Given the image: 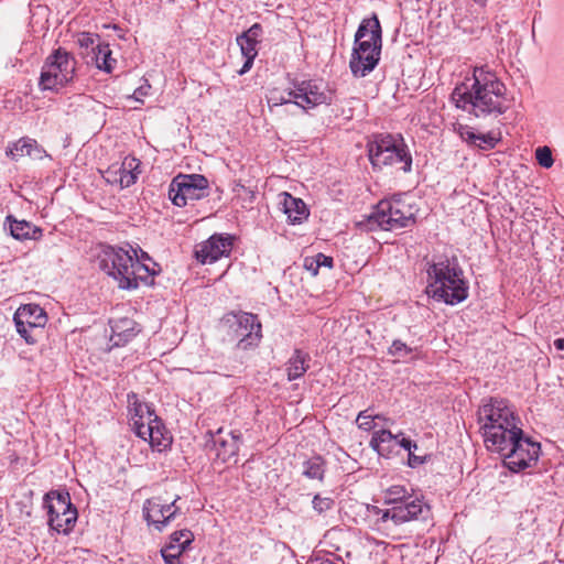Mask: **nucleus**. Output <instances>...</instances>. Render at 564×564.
Instances as JSON below:
<instances>
[{
    "label": "nucleus",
    "mask_w": 564,
    "mask_h": 564,
    "mask_svg": "<svg viewBox=\"0 0 564 564\" xmlns=\"http://www.w3.org/2000/svg\"><path fill=\"white\" fill-rule=\"evenodd\" d=\"M231 239L220 235L212 236L195 250L196 259L203 264L213 263L231 250Z\"/></svg>",
    "instance_id": "obj_18"
},
{
    "label": "nucleus",
    "mask_w": 564,
    "mask_h": 564,
    "mask_svg": "<svg viewBox=\"0 0 564 564\" xmlns=\"http://www.w3.org/2000/svg\"><path fill=\"white\" fill-rule=\"evenodd\" d=\"M304 268L310 271L313 276L318 274L319 264L315 257H306L304 259Z\"/></svg>",
    "instance_id": "obj_42"
},
{
    "label": "nucleus",
    "mask_w": 564,
    "mask_h": 564,
    "mask_svg": "<svg viewBox=\"0 0 564 564\" xmlns=\"http://www.w3.org/2000/svg\"><path fill=\"white\" fill-rule=\"evenodd\" d=\"M131 411L133 430L140 438L158 452L171 446L172 437L150 404L135 401Z\"/></svg>",
    "instance_id": "obj_8"
},
{
    "label": "nucleus",
    "mask_w": 564,
    "mask_h": 564,
    "mask_svg": "<svg viewBox=\"0 0 564 564\" xmlns=\"http://www.w3.org/2000/svg\"><path fill=\"white\" fill-rule=\"evenodd\" d=\"M105 180L113 185L119 186V171L118 166L112 165L106 171Z\"/></svg>",
    "instance_id": "obj_41"
},
{
    "label": "nucleus",
    "mask_w": 564,
    "mask_h": 564,
    "mask_svg": "<svg viewBox=\"0 0 564 564\" xmlns=\"http://www.w3.org/2000/svg\"><path fill=\"white\" fill-rule=\"evenodd\" d=\"M413 496L408 492L403 486H391L387 489L384 501L391 507L397 506L412 498Z\"/></svg>",
    "instance_id": "obj_29"
},
{
    "label": "nucleus",
    "mask_w": 564,
    "mask_h": 564,
    "mask_svg": "<svg viewBox=\"0 0 564 564\" xmlns=\"http://www.w3.org/2000/svg\"><path fill=\"white\" fill-rule=\"evenodd\" d=\"M100 269L112 276L120 289L134 290L140 282L145 284L160 272L158 263L148 264L134 259L124 248L107 247L100 259Z\"/></svg>",
    "instance_id": "obj_3"
},
{
    "label": "nucleus",
    "mask_w": 564,
    "mask_h": 564,
    "mask_svg": "<svg viewBox=\"0 0 564 564\" xmlns=\"http://www.w3.org/2000/svg\"><path fill=\"white\" fill-rule=\"evenodd\" d=\"M209 182L202 174H178L169 186V198L177 207H184L209 196Z\"/></svg>",
    "instance_id": "obj_12"
},
{
    "label": "nucleus",
    "mask_w": 564,
    "mask_h": 564,
    "mask_svg": "<svg viewBox=\"0 0 564 564\" xmlns=\"http://www.w3.org/2000/svg\"><path fill=\"white\" fill-rule=\"evenodd\" d=\"M43 503L47 509L50 528L58 533L67 534L77 520V509L72 505L69 494L48 491L44 496Z\"/></svg>",
    "instance_id": "obj_11"
},
{
    "label": "nucleus",
    "mask_w": 564,
    "mask_h": 564,
    "mask_svg": "<svg viewBox=\"0 0 564 564\" xmlns=\"http://www.w3.org/2000/svg\"><path fill=\"white\" fill-rule=\"evenodd\" d=\"M279 208L286 215L291 224H301L307 219L310 213L305 203L288 192L279 194Z\"/></svg>",
    "instance_id": "obj_20"
},
{
    "label": "nucleus",
    "mask_w": 564,
    "mask_h": 564,
    "mask_svg": "<svg viewBox=\"0 0 564 564\" xmlns=\"http://www.w3.org/2000/svg\"><path fill=\"white\" fill-rule=\"evenodd\" d=\"M96 48L97 50L94 52V59L97 68L105 70L106 73H111L113 65L116 64V59L111 57L109 44L97 43Z\"/></svg>",
    "instance_id": "obj_27"
},
{
    "label": "nucleus",
    "mask_w": 564,
    "mask_h": 564,
    "mask_svg": "<svg viewBox=\"0 0 564 564\" xmlns=\"http://www.w3.org/2000/svg\"><path fill=\"white\" fill-rule=\"evenodd\" d=\"M237 44L240 46L241 54L245 57V63L242 67L238 70V74L243 75L250 70V68L253 65V61L258 55L257 43L239 35L237 37Z\"/></svg>",
    "instance_id": "obj_26"
},
{
    "label": "nucleus",
    "mask_w": 564,
    "mask_h": 564,
    "mask_svg": "<svg viewBox=\"0 0 564 564\" xmlns=\"http://www.w3.org/2000/svg\"><path fill=\"white\" fill-rule=\"evenodd\" d=\"M452 100L457 108L476 118L497 117L509 109L505 84L484 67H475L471 77L454 88Z\"/></svg>",
    "instance_id": "obj_2"
},
{
    "label": "nucleus",
    "mask_w": 564,
    "mask_h": 564,
    "mask_svg": "<svg viewBox=\"0 0 564 564\" xmlns=\"http://www.w3.org/2000/svg\"><path fill=\"white\" fill-rule=\"evenodd\" d=\"M382 35L376 14L364 19L355 34V45L349 67L355 77L361 78L371 73L380 61Z\"/></svg>",
    "instance_id": "obj_5"
},
{
    "label": "nucleus",
    "mask_w": 564,
    "mask_h": 564,
    "mask_svg": "<svg viewBox=\"0 0 564 564\" xmlns=\"http://www.w3.org/2000/svg\"><path fill=\"white\" fill-rule=\"evenodd\" d=\"M368 155L373 167L382 169L383 166L402 163V170L410 172L412 166V158L406 151V145L402 138L391 134H378L368 143Z\"/></svg>",
    "instance_id": "obj_9"
},
{
    "label": "nucleus",
    "mask_w": 564,
    "mask_h": 564,
    "mask_svg": "<svg viewBox=\"0 0 564 564\" xmlns=\"http://www.w3.org/2000/svg\"><path fill=\"white\" fill-rule=\"evenodd\" d=\"M417 208L408 200L406 196L395 195L389 199L380 200L366 221L359 226L365 230H399L412 227L415 224Z\"/></svg>",
    "instance_id": "obj_6"
},
{
    "label": "nucleus",
    "mask_w": 564,
    "mask_h": 564,
    "mask_svg": "<svg viewBox=\"0 0 564 564\" xmlns=\"http://www.w3.org/2000/svg\"><path fill=\"white\" fill-rule=\"evenodd\" d=\"M535 159L538 163L545 169H550L554 163L552 152L549 147L538 148L535 150Z\"/></svg>",
    "instance_id": "obj_34"
},
{
    "label": "nucleus",
    "mask_w": 564,
    "mask_h": 564,
    "mask_svg": "<svg viewBox=\"0 0 564 564\" xmlns=\"http://www.w3.org/2000/svg\"><path fill=\"white\" fill-rule=\"evenodd\" d=\"M77 44L82 48H91L93 53L97 50L96 45L97 43H100V37L98 34L90 33V32H82L77 35Z\"/></svg>",
    "instance_id": "obj_33"
},
{
    "label": "nucleus",
    "mask_w": 564,
    "mask_h": 564,
    "mask_svg": "<svg viewBox=\"0 0 564 564\" xmlns=\"http://www.w3.org/2000/svg\"><path fill=\"white\" fill-rule=\"evenodd\" d=\"M151 88V86L149 84H145L143 86H140L139 88H137L132 95V98L137 101H142L141 100V97L142 96H147L148 93H149V89Z\"/></svg>",
    "instance_id": "obj_46"
},
{
    "label": "nucleus",
    "mask_w": 564,
    "mask_h": 564,
    "mask_svg": "<svg viewBox=\"0 0 564 564\" xmlns=\"http://www.w3.org/2000/svg\"><path fill=\"white\" fill-rule=\"evenodd\" d=\"M41 151L35 140L22 138L9 145L6 154L12 160L18 161L22 156H36Z\"/></svg>",
    "instance_id": "obj_25"
},
{
    "label": "nucleus",
    "mask_w": 564,
    "mask_h": 564,
    "mask_svg": "<svg viewBox=\"0 0 564 564\" xmlns=\"http://www.w3.org/2000/svg\"><path fill=\"white\" fill-rule=\"evenodd\" d=\"M111 337L115 346H123L129 343L140 329L137 323L130 317H117L110 319Z\"/></svg>",
    "instance_id": "obj_21"
},
{
    "label": "nucleus",
    "mask_w": 564,
    "mask_h": 564,
    "mask_svg": "<svg viewBox=\"0 0 564 564\" xmlns=\"http://www.w3.org/2000/svg\"><path fill=\"white\" fill-rule=\"evenodd\" d=\"M313 509L319 514L330 510L334 507V500L329 497L315 495L312 501Z\"/></svg>",
    "instance_id": "obj_36"
},
{
    "label": "nucleus",
    "mask_w": 564,
    "mask_h": 564,
    "mask_svg": "<svg viewBox=\"0 0 564 564\" xmlns=\"http://www.w3.org/2000/svg\"><path fill=\"white\" fill-rule=\"evenodd\" d=\"M426 272V291L434 300L456 305L467 299L468 285L457 262L441 259L430 264Z\"/></svg>",
    "instance_id": "obj_4"
},
{
    "label": "nucleus",
    "mask_w": 564,
    "mask_h": 564,
    "mask_svg": "<svg viewBox=\"0 0 564 564\" xmlns=\"http://www.w3.org/2000/svg\"><path fill=\"white\" fill-rule=\"evenodd\" d=\"M232 317L234 322L230 327L239 339L237 347L241 350L257 347L262 338V326L258 316L252 313L239 312Z\"/></svg>",
    "instance_id": "obj_15"
},
{
    "label": "nucleus",
    "mask_w": 564,
    "mask_h": 564,
    "mask_svg": "<svg viewBox=\"0 0 564 564\" xmlns=\"http://www.w3.org/2000/svg\"><path fill=\"white\" fill-rule=\"evenodd\" d=\"M413 349L403 341L397 339L389 347V354L395 358H405L412 354Z\"/></svg>",
    "instance_id": "obj_35"
},
{
    "label": "nucleus",
    "mask_w": 564,
    "mask_h": 564,
    "mask_svg": "<svg viewBox=\"0 0 564 564\" xmlns=\"http://www.w3.org/2000/svg\"><path fill=\"white\" fill-rule=\"evenodd\" d=\"M455 131L463 141L476 147L478 134L474 132V130L470 127L465 124H458L455 128Z\"/></svg>",
    "instance_id": "obj_37"
},
{
    "label": "nucleus",
    "mask_w": 564,
    "mask_h": 564,
    "mask_svg": "<svg viewBox=\"0 0 564 564\" xmlns=\"http://www.w3.org/2000/svg\"><path fill=\"white\" fill-rule=\"evenodd\" d=\"M477 416L486 448L499 454L510 471L520 473L536 464L540 443L524 435L521 421L507 400L485 399Z\"/></svg>",
    "instance_id": "obj_1"
},
{
    "label": "nucleus",
    "mask_w": 564,
    "mask_h": 564,
    "mask_svg": "<svg viewBox=\"0 0 564 564\" xmlns=\"http://www.w3.org/2000/svg\"><path fill=\"white\" fill-rule=\"evenodd\" d=\"M193 539V533L187 529H183L171 534L169 544L184 546V550H186Z\"/></svg>",
    "instance_id": "obj_32"
},
{
    "label": "nucleus",
    "mask_w": 564,
    "mask_h": 564,
    "mask_svg": "<svg viewBox=\"0 0 564 564\" xmlns=\"http://www.w3.org/2000/svg\"><path fill=\"white\" fill-rule=\"evenodd\" d=\"M7 221L10 224L12 237L17 240L39 239L42 235V230L29 221L13 219L12 216H8Z\"/></svg>",
    "instance_id": "obj_23"
},
{
    "label": "nucleus",
    "mask_w": 564,
    "mask_h": 564,
    "mask_svg": "<svg viewBox=\"0 0 564 564\" xmlns=\"http://www.w3.org/2000/svg\"><path fill=\"white\" fill-rule=\"evenodd\" d=\"M47 319V314L44 308L33 303L21 305L13 315L18 334L29 345H33L37 341V336L42 333Z\"/></svg>",
    "instance_id": "obj_13"
},
{
    "label": "nucleus",
    "mask_w": 564,
    "mask_h": 564,
    "mask_svg": "<svg viewBox=\"0 0 564 564\" xmlns=\"http://www.w3.org/2000/svg\"><path fill=\"white\" fill-rule=\"evenodd\" d=\"M311 357L308 354L295 349L292 357L286 362V373L289 381L301 378L310 368Z\"/></svg>",
    "instance_id": "obj_24"
},
{
    "label": "nucleus",
    "mask_w": 564,
    "mask_h": 564,
    "mask_svg": "<svg viewBox=\"0 0 564 564\" xmlns=\"http://www.w3.org/2000/svg\"><path fill=\"white\" fill-rule=\"evenodd\" d=\"M325 474V463L321 456H315L303 464V475L310 479L323 480Z\"/></svg>",
    "instance_id": "obj_28"
},
{
    "label": "nucleus",
    "mask_w": 564,
    "mask_h": 564,
    "mask_svg": "<svg viewBox=\"0 0 564 564\" xmlns=\"http://www.w3.org/2000/svg\"><path fill=\"white\" fill-rule=\"evenodd\" d=\"M414 449L412 451H408L409 452V456H408V465L411 467V468H415L420 465H422L424 463V457L422 456H416L414 453H413Z\"/></svg>",
    "instance_id": "obj_43"
},
{
    "label": "nucleus",
    "mask_w": 564,
    "mask_h": 564,
    "mask_svg": "<svg viewBox=\"0 0 564 564\" xmlns=\"http://www.w3.org/2000/svg\"><path fill=\"white\" fill-rule=\"evenodd\" d=\"M127 250L130 251V254H132L134 259H140L141 262L151 260L148 253L141 249L137 250L133 247L129 246V249Z\"/></svg>",
    "instance_id": "obj_45"
},
{
    "label": "nucleus",
    "mask_w": 564,
    "mask_h": 564,
    "mask_svg": "<svg viewBox=\"0 0 564 564\" xmlns=\"http://www.w3.org/2000/svg\"><path fill=\"white\" fill-rule=\"evenodd\" d=\"M370 447L379 456L390 458L399 454V448L412 451L417 448V444L405 437L402 432L393 434L391 431L382 429L372 433Z\"/></svg>",
    "instance_id": "obj_16"
},
{
    "label": "nucleus",
    "mask_w": 564,
    "mask_h": 564,
    "mask_svg": "<svg viewBox=\"0 0 564 564\" xmlns=\"http://www.w3.org/2000/svg\"><path fill=\"white\" fill-rule=\"evenodd\" d=\"M498 141L492 133L478 134L476 147L481 150H491Z\"/></svg>",
    "instance_id": "obj_38"
},
{
    "label": "nucleus",
    "mask_w": 564,
    "mask_h": 564,
    "mask_svg": "<svg viewBox=\"0 0 564 564\" xmlns=\"http://www.w3.org/2000/svg\"><path fill=\"white\" fill-rule=\"evenodd\" d=\"M476 3H478L479 6H485L487 0H474Z\"/></svg>",
    "instance_id": "obj_48"
},
{
    "label": "nucleus",
    "mask_w": 564,
    "mask_h": 564,
    "mask_svg": "<svg viewBox=\"0 0 564 564\" xmlns=\"http://www.w3.org/2000/svg\"><path fill=\"white\" fill-rule=\"evenodd\" d=\"M308 564H345L343 558L334 555L316 556Z\"/></svg>",
    "instance_id": "obj_39"
},
{
    "label": "nucleus",
    "mask_w": 564,
    "mask_h": 564,
    "mask_svg": "<svg viewBox=\"0 0 564 564\" xmlns=\"http://www.w3.org/2000/svg\"><path fill=\"white\" fill-rule=\"evenodd\" d=\"M118 171L119 187L121 189L127 188L137 182L138 176L141 173L140 161L133 156H127L122 161L121 165L118 166Z\"/></svg>",
    "instance_id": "obj_22"
},
{
    "label": "nucleus",
    "mask_w": 564,
    "mask_h": 564,
    "mask_svg": "<svg viewBox=\"0 0 564 564\" xmlns=\"http://www.w3.org/2000/svg\"><path fill=\"white\" fill-rule=\"evenodd\" d=\"M316 261L321 267L333 268L334 261L332 257L325 256L324 253H317L315 256Z\"/></svg>",
    "instance_id": "obj_44"
},
{
    "label": "nucleus",
    "mask_w": 564,
    "mask_h": 564,
    "mask_svg": "<svg viewBox=\"0 0 564 564\" xmlns=\"http://www.w3.org/2000/svg\"><path fill=\"white\" fill-rule=\"evenodd\" d=\"M176 497L173 501L166 502L161 497L147 499L143 503V516L148 524L155 530L162 531L176 517L180 508L176 506Z\"/></svg>",
    "instance_id": "obj_17"
},
{
    "label": "nucleus",
    "mask_w": 564,
    "mask_h": 564,
    "mask_svg": "<svg viewBox=\"0 0 564 564\" xmlns=\"http://www.w3.org/2000/svg\"><path fill=\"white\" fill-rule=\"evenodd\" d=\"M241 444V433L238 431H230L224 435L223 430L219 429L216 435L212 436V445L215 455L224 463L237 455Z\"/></svg>",
    "instance_id": "obj_19"
},
{
    "label": "nucleus",
    "mask_w": 564,
    "mask_h": 564,
    "mask_svg": "<svg viewBox=\"0 0 564 564\" xmlns=\"http://www.w3.org/2000/svg\"><path fill=\"white\" fill-rule=\"evenodd\" d=\"M383 419L382 415L371 414L369 410L360 411L357 415L356 422L359 429L364 431H371L376 427V420Z\"/></svg>",
    "instance_id": "obj_30"
},
{
    "label": "nucleus",
    "mask_w": 564,
    "mask_h": 564,
    "mask_svg": "<svg viewBox=\"0 0 564 564\" xmlns=\"http://www.w3.org/2000/svg\"><path fill=\"white\" fill-rule=\"evenodd\" d=\"M75 70V57L59 47L46 57L41 69L39 87L43 91H58L73 80Z\"/></svg>",
    "instance_id": "obj_10"
},
{
    "label": "nucleus",
    "mask_w": 564,
    "mask_h": 564,
    "mask_svg": "<svg viewBox=\"0 0 564 564\" xmlns=\"http://www.w3.org/2000/svg\"><path fill=\"white\" fill-rule=\"evenodd\" d=\"M262 28L260 24L256 23L251 28L248 29L243 34L240 36L248 39L254 43L258 44V39L261 36Z\"/></svg>",
    "instance_id": "obj_40"
},
{
    "label": "nucleus",
    "mask_w": 564,
    "mask_h": 564,
    "mask_svg": "<svg viewBox=\"0 0 564 564\" xmlns=\"http://www.w3.org/2000/svg\"><path fill=\"white\" fill-rule=\"evenodd\" d=\"M184 551V546L167 544L161 554L166 564H181L180 556Z\"/></svg>",
    "instance_id": "obj_31"
},
{
    "label": "nucleus",
    "mask_w": 564,
    "mask_h": 564,
    "mask_svg": "<svg viewBox=\"0 0 564 564\" xmlns=\"http://www.w3.org/2000/svg\"><path fill=\"white\" fill-rule=\"evenodd\" d=\"M332 94L318 80H302L294 88L284 93L272 90L268 96L270 107L294 104L303 110L313 109L319 105L330 104Z\"/></svg>",
    "instance_id": "obj_7"
},
{
    "label": "nucleus",
    "mask_w": 564,
    "mask_h": 564,
    "mask_svg": "<svg viewBox=\"0 0 564 564\" xmlns=\"http://www.w3.org/2000/svg\"><path fill=\"white\" fill-rule=\"evenodd\" d=\"M554 347L557 350H564V338H557L554 340Z\"/></svg>",
    "instance_id": "obj_47"
},
{
    "label": "nucleus",
    "mask_w": 564,
    "mask_h": 564,
    "mask_svg": "<svg viewBox=\"0 0 564 564\" xmlns=\"http://www.w3.org/2000/svg\"><path fill=\"white\" fill-rule=\"evenodd\" d=\"M429 511V506L419 497H412L386 510L375 508L376 514L380 516L379 521L387 522L391 520L395 525L425 519Z\"/></svg>",
    "instance_id": "obj_14"
}]
</instances>
